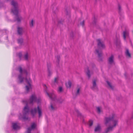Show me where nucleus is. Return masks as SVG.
<instances>
[{
	"label": "nucleus",
	"instance_id": "f257e3e1",
	"mask_svg": "<svg viewBox=\"0 0 133 133\" xmlns=\"http://www.w3.org/2000/svg\"><path fill=\"white\" fill-rule=\"evenodd\" d=\"M18 70L21 75H19L18 77L19 82L21 83L25 80L28 85L25 86L26 90L28 92L29 90L31 88L30 83L31 80L29 78H28V74L26 70H23L21 66H19Z\"/></svg>",
	"mask_w": 133,
	"mask_h": 133
},
{
	"label": "nucleus",
	"instance_id": "f03ea898",
	"mask_svg": "<svg viewBox=\"0 0 133 133\" xmlns=\"http://www.w3.org/2000/svg\"><path fill=\"white\" fill-rule=\"evenodd\" d=\"M118 122V118L114 114H112L109 117L105 118V124L107 126H109L106 130V132L111 131L113 128L117 125Z\"/></svg>",
	"mask_w": 133,
	"mask_h": 133
},
{
	"label": "nucleus",
	"instance_id": "7ed1b4c3",
	"mask_svg": "<svg viewBox=\"0 0 133 133\" xmlns=\"http://www.w3.org/2000/svg\"><path fill=\"white\" fill-rule=\"evenodd\" d=\"M41 101L40 99H37L36 96L35 94L32 95L30 97L29 100L27 101H23V102L25 103L26 106L24 108L23 110L24 116L27 114L29 112V109L28 107L29 104H32L33 103L36 102L37 103H39Z\"/></svg>",
	"mask_w": 133,
	"mask_h": 133
},
{
	"label": "nucleus",
	"instance_id": "20e7f679",
	"mask_svg": "<svg viewBox=\"0 0 133 133\" xmlns=\"http://www.w3.org/2000/svg\"><path fill=\"white\" fill-rule=\"evenodd\" d=\"M11 4L13 6V8L12 9V12L16 15V21L18 22H21L22 18L18 15L17 3L13 1L11 2Z\"/></svg>",
	"mask_w": 133,
	"mask_h": 133
},
{
	"label": "nucleus",
	"instance_id": "39448f33",
	"mask_svg": "<svg viewBox=\"0 0 133 133\" xmlns=\"http://www.w3.org/2000/svg\"><path fill=\"white\" fill-rule=\"evenodd\" d=\"M37 111L39 117H40L42 116V112L41 108H40L39 106H37V109L36 108L32 109L31 111V113L33 116H34L36 113Z\"/></svg>",
	"mask_w": 133,
	"mask_h": 133
},
{
	"label": "nucleus",
	"instance_id": "423d86ee",
	"mask_svg": "<svg viewBox=\"0 0 133 133\" xmlns=\"http://www.w3.org/2000/svg\"><path fill=\"white\" fill-rule=\"evenodd\" d=\"M98 46V48L101 49L104 48L105 47V45L102 42L100 39L97 40Z\"/></svg>",
	"mask_w": 133,
	"mask_h": 133
},
{
	"label": "nucleus",
	"instance_id": "0eeeda50",
	"mask_svg": "<svg viewBox=\"0 0 133 133\" xmlns=\"http://www.w3.org/2000/svg\"><path fill=\"white\" fill-rule=\"evenodd\" d=\"M47 95L49 96L50 98L53 100H55L56 97L55 94L53 93L49 94L48 92H46Z\"/></svg>",
	"mask_w": 133,
	"mask_h": 133
},
{
	"label": "nucleus",
	"instance_id": "6e6552de",
	"mask_svg": "<svg viewBox=\"0 0 133 133\" xmlns=\"http://www.w3.org/2000/svg\"><path fill=\"white\" fill-rule=\"evenodd\" d=\"M97 88L96 84V80H94L93 81V86L92 87V88L93 90H95L97 89Z\"/></svg>",
	"mask_w": 133,
	"mask_h": 133
},
{
	"label": "nucleus",
	"instance_id": "1a4fd4ad",
	"mask_svg": "<svg viewBox=\"0 0 133 133\" xmlns=\"http://www.w3.org/2000/svg\"><path fill=\"white\" fill-rule=\"evenodd\" d=\"M108 61L109 63L110 64H112L114 63V56L113 55H111V56L109 57L108 59Z\"/></svg>",
	"mask_w": 133,
	"mask_h": 133
},
{
	"label": "nucleus",
	"instance_id": "9d476101",
	"mask_svg": "<svg viewBox=\"0 0 133 133\" xmlns=\"http://www.w3.org/2000/svg\"><path fill=\"white\" fill-rule=\"evenodd\" d=\"M96 53L98 55L99 57H101L102 55V52L101 49L96 50Z\"/></svg>",
	"mask_w": 133,
	"mask_h": 133
},
{
	"label": "nucleus",
	"instance_id": "9b49d317",
	"mask_svg": "<svg viewBox=\"0 0 133 133\" xmlns=\"http://www.w3.org/2000/svg\"><path fill=\"white\" fill-rule=\"evenodd\" d=\"M13 128L15 130H17L19 128V127L16 123H13L12 124Z\"/></svg>",
	"mask_w": 133,
	"mask_h": 133
},
{
	"label": "nucleus",
	"instance_id": "f8f14e48",
	"mask_svg": "<svg viewBox=\"0 0 133 133\" xmlns=\"http://www.w3.org/2000/svg\"><path fill=\"white\" fill-rule=\"evenodd\" d=\"M101 130V127L100 125L99 124L97 125V126L96 127L95 129V132L99 131Z\"/></svg>",
	"mask_w": 133,
	"mask_h": 133
},
{
	"label": "nucleus",
	"instance_id": "ddd939ff",
	"mask_svg": "<svg viewBox=\"0 0 133 133\" xmlns=\"http://www.w3.org/2000/svg\"><path fill=\"white\" fill-rule=\"evenodd\" d=\"M47 67L48 75L49 76H50L51 74V71L50 70V65L48 64L47 65Z\"/></svg>",
	"mask_w": 133,
	"mask_h": 133
},
{
	"label": "nucleus",
	"instance_id": "4468645a",
	"mask_svg": "<svg viewBox=\"0 0 133 133\" xmlns=\"http://www.w3.org/2000/svg\"><path fill=\"white\" fill-rule=\"evenodd\" d=\"M67 88H70L71 86V83L70 81H68L65 84Z\"/></svg>",
	"mask_w": 133,
	"mask_h": 133
},
{
	"label": "nucleus",
	"instance_id": "2eb2a0df",
	"mask_svg": "<svg viewBox=\"0 0 133 133\" xmlns=\"http://www.w3.org/2000/svg\"><path fill=\"white\" fill-rule=\"evenodd\" d=\"M129 33L126 31L123 32V37L125 40L126 37L128 36Z\"/></svg>",
	"mask_w": 133,
	"mask_h": 133
},
{
	"label": "nucleus",
	"instance_id": "dca6fc26",
	"mask_svg": "<svg viewBox=\"0 0 133 133\" xmlns=\"http://www.w3.org/2000/svg\"><path fill=\"white\" fill-rule=\"evenodd\" d=\"M22 29L21 28H18V32L19 35H21L22 33Z\"/></svg>",
	"mask_w": 133,
	"mask_h": 133
},
{
	"label": "nucleus",
	"instance_id": "f3484780",
	"mask_svg": "<svg viewBox=\"0 0 133 133\" xmlns=\"http://www.w3.org/2000/svg\"><path fill=\"white\" fill-rule=\"evenodd\" d=\"M36 127V124L35 123H33L31 125V128H30L31 130L32 129H35Z\"/></svg>",
	"mask_w": 133,
	"mask_h": 133
},
{
	"label": "nucleus",
	"instance_id": "a211bd4d",
	"mask_svg": "<svg viewBox=\"0 0 133 133\" xmlns=\"http://www.w3.org/2000/svg\"><path fill=\"white\" fill-rule=\"evenodd\" d=\"M125 54L127 56H128L129 57H131L130 54L129 53V50L128 49H127L126 50Z\"/></svg>",
	"mask_w": 133,
	"mask_h": 133
},
{
	"label": "nucleus",
	"instance_id": "6ab92c4d",
	"mask_svg": "<svg viewBox=\"0 0 133 133\" xmlns=\"http://www.w3.org/2000/svg\"><path fill=\"white\" fill-rule=\"evenodd\" d=\"M18 43L20 44H21L23 42V39L22 38L19 39H18Z\"/></svg>",
	"mask_w": 133,
	"mask_h": 133
},
{
	"label": "nucleus",
	"instance_id": "aec40b11",
	"mask_svg": "<svg viewBox=\"0 0 133 133\" xmlns=\"http://www.w3.org/2000/svg\"><path fill=\"white\" fill-rule=\"evenodd\" d=\"M87 74L89 78L90 77V71L88 69V68L87 70Z\"/></svg>",
	"mask_w": 133,
	"mask_h": 133
},
{
	"label": "nucleus",
	"instance_id": "412c9836",
	"mask_svg": "<svg viewBox=\"0 0 133 133\" xmlns=\"http://www.w3.org/2000/svg\"><path fill=\"white\" fill-rule=\"evenodd\" d=\"M28 54L26 53L24 55V57L25 59V60H28Z\"/></svg>",
	"mask_w": 133,
	"mask_h": 133
},
{
	"label": "nucleus",
	"instance_id": "4be33fe9",
	"mask_svg": "<svg viewBox=\"0 0 133 133\" xmlns=\"http://www.w3.org/2000/svg\"><path fill=\"white\" fill-rule=\"evenodd\" d=\"M93 124V122L92 120H90L89 121V126H91Z\"/></svg>",
	"mask_w": 133,
	"mask_h": 133
},
{
	"label": "nucleus",
	"instance_id": "5701e85b",
	"mask_svg": "<svg viewBox=\"0 0 133 133\" xmlns=\"http://www.w3.org/2000/svg\"><path fill=\"white\" fill-rule=\"evenodd\" d=\"M51 109L52 110H55L56 108L55 107H54L53 106L52 104H51L50 106Z\"/></svg>",
	"mask_w": 133,
	"mask_h": 133
},
{
	"label": "nucleus",
	"instance_id": "b1692460",
	"mask_svg": "<svg viewBox=\"0 0 133 133\" xmlns=\"http://www.w3.org/2000/svg\"><path fill=\"white\" fill-rule=\"evenodd\" d=\"M107 83L108 85L109 86L110 88L111 89H113V88L112 87L110 83L108 81H107Z\"/></svg>",
	"mask_w": 133,
	"mask_h": 133
},
{
	"label": "nucleus",
	"instance_id": "393cba45",
	"mask_svg": "<svg viewBox=\"0 0 133 133\" xmlns=\"http://www.w3.org/2000/svg\"><path fill=\"white\" fill-rule=\"evenodd\" d=\"M30 25L31 27H32L33 26V20H32L31 22L30 23Z\"/></svg>",
	"mask_w": 133,
	"mask_h": 133
},
{
	"label": "nucleus",
	"instance_id": "a878e982",
	"mask_svg": "<svg viewBox=\"0 0 133 133\" xmlns=\"http://www.w3.org/2000/svg\"><path fill=\"white\" fill-rule=\"evenodd\" d=\"M58 92H61L62 91V88L61 87H59L58 89Z\"/></svg>",
	"mask_w": 133,
	"mask_h": 133
},
{
	"label": "nucleus",
	"instance_id": "bb28decb",
	"mask_svg": "<svg viewBox=\"0 0 133 133\" xmlns=\"http://www.w3.org/2000/svg\"><path fill=\"white\" fill-rule=\"evenodd\" d=\"M97 109L98 112L99 113H100L101 112V111L100 108L99 107H97Z\"/></svg>",
	"mask_w": 133,
	"mask_h": 133
},
{
	"label": "nucleus",
	"instance_id": "cd10ccee",
	"mask_svg": "<svg viewBox=\"0 0 133 133\" xmlns=\"http://www.w3.org/2000/svg\"><path fill=\"white\" fill-rule=\"evenodd\" d=\"M31 129L30 128H28L27 130V133H30Z\"/></svg>",
	"mask_w": 133,
	"mask_h": 133
},
{
	"label": "nucleus",
	"instance_id": "c85d7f7f",
	"mask_svg": "<svg viewBox=\"0 0 133 133\" xmlns=\"http://www.w3.org/2000/svg\"><path fill=\"white\" fill-rule=\"evenodd\" d=\"M18 56L19 58H21L22 56V54L21 53H19L18 55Z\"/></svg>",
	"mask_w": 133,
	"mask_h": 133
},
{
	"label": "nucleus",
	"instance_id": "c756f323",
	"mask_svg": "<svg viewBox=\"0 0 133 133\" xmlns=\"http://www.w3.org/2000/svg\"><path fill=\"white\" fill-rule=\"evenodd\" d=\"M79 90H80V89H79V88H78L77 89V92H76V95H78L79 94Z\"/></svg>",
	"mask_w": 133,
	"mask_h": 133
},
{
	"label": "nucleus",
	"instance_id": "7c9ffc66",
	"mask_svg": "<svg viewBox=\"0 0 133 133\" xmlns=\"http://www.w3.org/2000/svg\"><path fill=\"white\" fill-rule=\"evenodd\" d=\"M22 118L24 120H25L28 119V118L27 117H26L25 116L23 117H22Z\"/></svg>",
	"mask_w": 133,
	"mask_h": 133
},
{
	"label": "nucleus",
	"instance_id": "2f4dec72",
	"mask_svg": "<svg viewBox=\"0 0 133 133\" xmlns=\"http://www.w3.org/2000/svg\"><path fill=\"white\" fill-rule=\"evenodd\" d=\"M58 80V78H55V80H54V82L55 83H57V81Z\"/></svg>",
	"mask_w": 133,
	"mask_h": 133
},
{
	"label": "nucleus",
	"instance_id": "473e14b6",
	"mask_svg": "<svg viewBox=\"0 0 133 133\" xmlns=\"http://www.w3.org/2000/svg\"><path fill=\"white\" fill-rule=\"evenodd\" d=\"M81 24L82 25H84V21H83L81 23Z\"/></svg>",
	"mask_w": 133,
	"mask_h": 133
},
{
	"label": "nucleus",
	"instance_id": "72a5a7b5",
	"mask_svg": "<svg viewBox=\"0 0 133 133\" xmlns=\"http://www.w3.org/2000/svg\"><path fill=\"white\" fill-rule=\"evenodd\" d=\"M118 8H119V10H121V7L120 6H119Z\"/></svg>",
	"mask_w": 133,
	"mask_h": 133
},
{
	"label": "nucleus",
	"instance_id": "f704fd0d",
	"mask_svg": "<svg viewBox=\"0 0 133 133\" xmlns=\"http://www.w3.org/2000/svg\"><path fill=\"white\" fill-rule=\"evenodd\" d=\"M44 88H45V87L46 88V86L45 85H44Z\"/></svg>",
	"mask_w": 133,
	"mask_h": 133
},
{
	"label": "nucleus",
	"instance_id": "c9c22d12",
	"mask_svg": "<svg viewBox=\"0 0 133 133\" xmlns=\"http://www.w3.org/2000/svg\"><path fill=\"white\" fill-rule=\"evenodd\" d=\"M77 113L78 114H79V112L78 111H77Z\"/></svg>",
	"mask_w": 133,
	"mask_h": 133
},
{
	"label": "nucleus",
	"instance_id": "e433bc0d",
	"mask_svg": "<svg viewBox=\"0 0 133 133\" xmlns=\"http://www.w3.org/2000/svg\"><path fill=\"white\" fill-rule=\"evenodd\" d=\"M19 118L20 119H21V117H20V116H19Z\"/></svg>",
	"mask_w": 133,
	"mask_h": 133
}]
</instances>
